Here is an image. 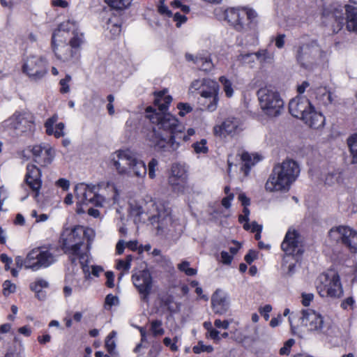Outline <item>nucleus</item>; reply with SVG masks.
Masks as SVG:
<instances>
[{
    "label": "nucleus",
    "instance_id": "7c9ffc66",
    "mask_svg": "<svg viewBox=\"0 0 357 357\" xmlns=\"http://www.w3.org/2000/svg\"><path fill=\"white\" fill-rule=\"evenodd\" d=\"M167 91H158L154 92L153 103L158 107L157 112H165L168 109L172 101L171 96L167 94Z\"/></svg>",
    "mask_w": 357,
    "mask_h": 357
},
{
    "label": "nucleus",
    "instance_id": "c85d7f7f",
    "mask_svg": "<svg viewBox=\"0 0 357 357\" xmlns=\"http://www.w3.org/2000/svg\"><path fill=\"white\" fill-rule=\"evenodd\" d=\"M281 249L284 252L281 270L284 275H288L290 273L289 257L290 252V229H289L285 234L284 238L281 244Z\"/></svg>",
    "mask_w": 357,
    "mask_h": 357
},
{
    "label": "nucleus",
    "instance_id": "aec40b11",
    "mask_svg": "<svg viewBox=\"0 0 357 357\" xmlns=\"http://www.w3.org/2000/svg\"><path fill=\"white\" fill-rule=\"evenodd\" d=\"M230 305L229 297L227 293L218 289L211 296V307L215 314H225Z\"/></svg>",
    "mask_w": 357,
    "mask_h": 357
},
{
    "label": "nucleus",
    "instance_id": "9d476101",
    "mask_svg": "<svg viewBox=\"0 0 357 357\" xmlns=\"http://www.w3.org/2000/svg\"><path fill=\"white\" fill-rule=\"evenodd\" d=\"M257 96L261 109L270 116L281 113L284 102L277 91H257Z\"/></svg>",
    "mask_w": 357,
    "mask_h": 357
},
{
    "label": "nucleus",
    "instance_id": "1a4fd4ad",
    "mask_svg": "<svg viewBox=\"0 0 357 357\" xmlns=\"http://www.w3.org/2000/svg\"><path fill=\"white\" fill-rule=\"evenodd\" d=\"M56 261V256L45 248H36L31 250L24 259V268L33 271L50 266Z\"/></svg>",
    "mask_w": 357,
    "mask_h": 357
},
{
    "label": "nucleus",
    "instance_id": "58836bf2",
    "mask_svg": "<svg viewBox=\"0 0 357 357\" xmlns=\"http://www.w3.org/2000/svg\"><path fill=\"white\" fill-rule=\"evenodd\" d=\"M105 2L113 10H123L128 8L132 0H104Z\"/></svg>",
    "mask_w": 357,
    "mask_h": 357
},
{
    "label": "nucleus",
    "instance_id": "5fc2aeb1",
    "mask_svg": "<svg viewBox=\"0 0 357 357\" xmlns=\"http://www.w3.org/2000/svg\"><path fill=\"white\" fill-rule=\"evenodd\" d=\"M3 293L5 296H8L15 291L16 287L14 284L11 283L9 280H6L3 284Z\"/></svg>",
    "mask_w": 357,
    "mask_h": 357
},
{
    "label": "nucleus",
    "instance_id": "2eb2a0df",
    "mask_svg": "<svg viewBox=\"0 0 357 357\" xmlns=\"http://www.w3.org/2000/svg\"><path fill=\"white\" fill-rule=\"evenodd\" d=\"M22 71L32 80H39L47 72V61L43 57L31 56L24 63Z\"/></svg>",
    "mask_w": 357,
    "mask_h": 357
},
{
    "label": "nucleus",
    "instance_id": "6ab92c4d",
    "mask_svg": "<svg viewBox=\"0 0 357 357\" xmlns=\"http://www.w3.org/2000/svg\"><path fill=\"white\" fill-rule=\"evenodd\" d=\"M135 155L128 149L118 150L111 154L110 161L119 174L125 175L128 172V167L133 162Z\"/></svg>",
    "mask_w": 357,
    "mask_h": 357
},
{
    "label": "nucleus",
    "instance_id": "423d86ee",
    "mask_svg": "<svg viewBox=\"0 0 357 357\" xmlns=\"http://www.w3.org/2000/svg\"><path fill=\"white\" fill-rule=\"evenodd\" d=\"M146 117L153 124L151 129L147 130L146 133V141L147 135L155 130L156 132L165 138L173 130L181 125L178 120L172 114L165 112H157V109L149 106L146 109Z\"/></svg>",
    "mask_w": 357,
    "mask_h": 357
},
{
    "label": "nucleus",
    "instance_id": "5701e85b",
    "mask_svg": "<svg viewBox=\"0 0 357 357\" xmlns=\"http://www.w3.org/2000/svg\"><path fill=\"white\" fill-rule=\"evenodd\" d=\"M302 324L310 331H319L324 326V318L318 312L312 310L303 311Z\"/></svg>",
    "mask_w": 357,
    "mask_h": 357
},
{
    "label": "nucleus",
    "instance_id": "774afa93",
    "mask_svg": "<svg viewBox=\"0 0 357 357\" xmlns=\"http://www.w3.org/2000/svg\"><path fill=\"white\" fill-rule=\"evenodd\" d=\"M354 299L353 298V297L350 296V297H348L346 299H344L342 303H341V307L346 310L349 307H352L353 305H354Z\"/></svg>",
    "mask_w": 357,
    "mask_h": 357
},
{
    "label": "nucleus",
    "instance_id": "0e129e2a",
    "mask_svg": "<svg viewBox=\"0 0 357 357\" xmlns=\"http://www.w3.org/2000/svg\"><path fill=\"white\" fill-rule=\"evenodd\" d=\"M56 185L58 187L61 188L63 190H67L69 188L70 182L66 178H59L58 181H56Z\"/></svg>",
    "mask_w": 357,
    "mask_h": 357
},
{
    "label": "nucleus",
    "instance_id": "473e14b6",
    "mask_svg": "<svg viewBox=\"0 0 357 357\" xmlns=\"http://www.w3.org/2000/svg\"><path fill=\"white\" fill-rule=\"evenodd\" d=\"M241 159L242 161L241 170L243 172L245 176L249 174L251 168L261 160L257 154L249 153L248 152H243L241 155Z\"/></svg>",
    "mask_w": 357,
    "mask_h": 357
},
{
    "label": "nucleus",
    "instance_id": "20e7f679",
    "mask_svg": "<svg viewBox=\"0 0 357 357\" xmlns=\"http://www.w3.org/2000/svg\"><path fill=\"white\" fill-rule=\"evenodd\" d=\"M195 135L194 128H188L186 132H184V127L181 124L165 138L153 130L147 135V143L157 151L172 152L180 147L182 142L190 141L191 137Z\"/></svg>",
    "mask_w": 357,
    "mask_h": 357
},
{
    "label": "nucleus",
    "instance_id": "4c0bfd02",
    "mask_svg": "<svg viewBox=\"0 0 357 357\" xmlns=\"http://www.w3.org/2000/svg\"><path fill=\"white\" fill-rule=\"evenodd\" d=\"M68 38H69L68 43L73 48H75L77 50H78L81 45L84 43V33L79 29L70 35Z\"/></svg>",
    "mask_w": 357,
    "mask_h": 357
},
{
    "label": "nucleus",
    "instance_id": "13d9d810",
    "mask_svg": "<svg viewBox=\"0 0 357 357\" xmlns=\"http://www.w3.org/2000/svg\"><path fill=\"white\" fill-rule=\"evenodd\" d=\"M313 298L314 294L312 293L303 292L301 294V303L304 306H309Z\"/></svg>",
    "mask_w": 357,
    "mask_h": 357
},
{
    "label": "nucleus",
    "instance_id": "ddd939ff",
    "mask_svg": "<svg viewBox=\"0 0 357 357\" xmlns=\"http://www.w3.org/2000/svg\"><path fill=\"white\" fill-rule=\"evenodd\" d=\"M96 187L89 186L84 183H79L75 186V192L78 205H88L92 204L96 206H102L105 199L96 193Z\"/></svg>",
    "mask_w": 357,
    "mask_h": 357
},
{
    "label": "nucleus",
    "instance_id": "3c124183",
    "mask_svg": "<svg viewBox=\"0 0 357 357\" xmlns=\"http://www.w3.org/2000/svg\"><path fill=\"white\" fill-rule=\"evenodd\" d=\"M177 108L179 110L178 115L181 116H184L192 110V107L188 103L183 102H179L177 105Z\"/></svg>",
    "mask_w": 357,
    "mask_h": 357
},
{
    "label": "nucleus",
    "instance_id": "bf43d9fd",
    "mask_svg": "<svg viewBox=\"0 0 357 357\" xmlns=\"http://www.w3.org/2000/svg\"><path fill=\"white\" fill-rule=\"evenodd\" d=\"M118 303V298L112 294H108L105 300V305L112 307Z\"/></svg>",
    "mask_w": 357,
    "mask_h": 357
},
{
    "label": "nucleus",
    "instance_id": "e433bc0d",
    "mask_svg": "<svg viewBox=\"0 0 357 357\" xmlns=\"http://www.w3.org/2000/svg\"><path fill=\"white\" fill-rule=\"evenodd\" d=\"M201 96L208 100V109L210 111L215 110L218 100L217 91H202Z\"/></svg>",
    "mask_w": 357,
    "mask_h": 357
},
{
    "label": "nucleus",
    "instance_id": "39448f33",
    "mask_svg": "<svg viewBox=\"0 0 357 357\" xmlns=\"http://www.w3.org/2000/svg\"><path fill=\"white\" fill-rule=\"evenodd\" d=\"M346 15V26L349 31L357 33V8L351 6L335 4L324 10L323 15L329 20H334L332 24L334 32L342 29L344 23Z\"/></svg>",
    "mask_w": 357,
    "mask_h": 357
},
{
    "label": "nucleus",
    "instance_id": "69168bd1",
    "mask_svg": "<svg viewBox=\"0 0 357 357\" xmlns=\"http://www.w3.org/2000/svg\"><path fill=\"white\" fill-rule=\"evenodd\" d=\"M221 259H222V262L225 264H231L232 259H233V256L232 255H229L228 252H225V251H222L221 252Z\"/></svg>",
    "mask_w": 357,
    "mask_h": 357
},
{
    "label": "nucleus",
    "instance_id": "412c9836",
    "mask_svg": "<svg viewBox=\"0 0 357 357\" xmlns=\"http://www.w3.org/2000/svg\"><path fill=\"white\" fill-rule=\"evenodd\" d=\"M25 181L32 191L35 192V197H37L42 186V181L41 172L35 165L29 164L26 166Z\"/></svg>",
    "mask_w": 357,
    "mask_h": 357
},
{
    "label": "nucleus",
    "instance_id": "a19ab883",
    "mask_svg": "<svg viewBox=\"0 0 357 357\" xmlns=\"http://www.w3.org/2000/svg\"><path fill=\"white\" fill-rule=\"evenodd\" d=\"M195 63L204 71H210L213 68V64L209 58H197Z\"/></svg>",
    "mask_w": 357,
    "mask_h": 357
},
{
    "label": "nucleus",
    "instance_id": "09e8293b",
    "mask_svg": "<svg viewBox=\"0 0 357 357\" xmlns=\"http://www.w3.org/2000/svg\"><path fill=\"white\" fill-rule=\"evenodd\" d=\"M58 120V116L56 114L53 115L52 117L49 118L45 123V128L46 129V133L48 135H52V132H53V128L55 124V123Z\"/></svg>",
    "mask_w": 357,
    "mask_h": 357
},
{
    "label": "nucleus",
    "instance_id": "864d4df0",
    "mask_svg": "<svg viewBox=\"0 0 357 357\" xmlns=\"http://www.w3.org/2000/svg\"><path fill=\"white\" fill-rule=\"evenodd\" d=\"M165 0H160L158 6V12L163 15L171 17L172 16V12L168 8L165 4Z\"/></svg>",
    "mask_w": 357,
    "mask_h": 357
},
{
    "label": "nucleus",
    "instance_id": "4468645a",
    "mask_svg": "<svg viewBox=\"0 0 357 357\" xmlns=\"http://www.w3.org/2000/svg\"><path fill=\"white\" fill-rule=\"evenodd\" d=\"M52 47L56 59L62 62L75 63L79 59L78 50L73 48L66 39L59 41L52 38Z\"/></svg>",
    "mask_w": 357,
    "mask_h": 357
},
{
    "label": "nucleus",
    "instance_id": "dca6fc26",
    "mask_svg": "<svg viewBox=\"0 0 357 357\" xmlns=\"http://www.w3.org/2000/svg\"><path fill=\"white\" fill-rule=\"evenodd\" d=\"M243 129V123L240 119L229 117L221 124L214 126L213 132L216 137L224 139L228 136L234 137L238 135Z\"/></svg>",
    "mask_w": 357,
    "mask_h": 357
},
{
    "label": "nucleus",
    "instance_id": "e2e57ef3",
    "mask_svg": "<svg viewBox=\"0 0 357 357\" xmlns=\"http://www.w3.org/2000/svg\"><path fill=\"white\" fill-rule=\"evenodd\" d=\"M131 264L129 262H126L125 260H119L116 264V268L119 270H123L125 273H127L130 268Z\"/></svg>",
    "mask_w": 357,
    "mask_h": 357
},
{
    "label": "nucleus",
    "instance_id": "37998d69",
    "mask_svg": "<svg viewBox=\"0 0 357 357\" xmlns=\"http://www.w3.org/2000/svg\"><path fill=\"white\" fill-rule=\"evenodd\" d=\"M116 333L115 331H112L107 335L105 340V347L109 353L112 354L114 351L116 344L114 340V338L116 337Z\"/></svg>",
    "mask_w": 357,
    "mask_h": 357
},
{
    "label": "nucleus",
    "instance_id": "f704fd0d",
    "mask_svg": "<svg viewBox=\"0 0 357 357\" xmlns=\"http://www.w3.org/2000/svg\"><path fill=\"white\" fill-rule=\"evenodd\" d=\"M48 282L41 278L37 279L35 282L30 284V289L35 292L36 296L40 301L46 297V293L43 289L47 288Z\"/></svg>",
    "mask_w": 357,
    "mask_h": 357
},
{
    "label": "nucleus",
    "instance_id": "9b49d317",
    "mask_svg": "<svg viewBox=\"0 0 357 357\" xmlns=\"http://www.w3.org/2000/svg\"><path fill=\"white\" fill-rule=\"evenodd\" d=\"M323 54L319 45L312 42L311 44L299 47L296 53V59L303 67L310 68L322 57Z\"/></svg>",
    "mask_w": 357,
    "mask_h": 357
},
{
    "label": "nucleus",
    "instance_id": "b1692460",
    "mask_svg": "<svg viewBox=\"0 0 357 357\" xmlns=\"http://www.w3.org/2000/svg\"><path fill=\"white\" fill-rule=\"evenodd\" d=\"M31 151L35 162L42 165L50 164L54 158V151L50 147L35 145L31 147Z\"/></svg>",
    "mask_w": 357,
    "mask_h": 357
},
{
    "label": "nucleus",
    "instance_id": "49530a36",
    "mask_svg": "<svg viewBox=\"0 0 357 357\" xmlns=\"http://www.w3.org/2000/svg\"><path fill=\"white\" fill-rule=\"evenodd\" d=\"M107 29L109 30V32L113 37L119 36L121 31V25L117 22L112 21L111 20H109L108 22Z\"/></svg>",
    "mask_w": 357,
    "mask_h": 357
},
{
    "label": "nucleus",
    "instance_id": "0eeeda50",
    "mask_svg": "<svg viewBox=\"0 0 357 357\" xmlns=\"http://www.w3.org/2000/svg\"><path fill=\"white\" fill-rule=\"evenodd\" d=\"M290 188V159L275 165L267 180L265 188L268 192H287Z\"/></svg>",
    "mask_w": 357,
    "mask_h": 357
},
{
    "label": "nucleus",
    "instance_id": "f8f14e48",
    "mask_svg": "<svg viewBox=\"0 0 357 357\" xmlns=\"http://www.w3.org/2000/svg\"><path fill=\"white\" fill-rule=\"evenodd\" d=\"M328 236L335 243L341 242L352 252L357 251V233L345 226L335 227L330 229Z\"/></svg>",
    "mask_w": 357,
    "mask_h": 357
},
{
    "label": "nucleus",
    "instance_id": "052dcab7",
    "mask_svg": "<svg viewBox=\"0 0 357 357\" xmlns=\"http://www.w3.org/2000/svg\"><path fill=\"white\" fill-rule=\"evenodd\" d=\"M1 261L5 264V270L8 271L10 269V265L12 264L13 260L6 254H1L0 256Z\"/></svg>",
    "mask_w": 357,
    "mask_h": 357
},
{
    "label": "nucleus",
    "instance_id": "2f4dec72",
    "mask_svg": "<svg viewBox=\"0 0 357 357\" xmlns=\"http://www.w3.org/2000/svg\"><path fill=\"white\" fill-rule=\"evenodd\" d=\"M128 172L125 175L128 176H136L144 178L146 175L147 169L144 162L139 160L135 155L133 162L128 167Z\"/></svg>",
    "mask_w": 357,
    "mask_h": 357
},
{
    "label": "nucleus",
    "instance_id": "a211bd4d",
    "mask_svg": "<svg viewBox=\"0 0 357 357\" xmlns=\"http://www.w3.org/2000/svg\"><path fill=\"white\" fill-rule=\"evenodd\" d=\"M188 174L185 167L181 164H174L168 178V183L174 192L184 193L187 188Z\"/></svg>",
    "mask_w": 357,
    "mask_h": 357
},
{
    "label": "nucleus",
    "instance_id": "ea45409f",
    "mask_svg": "<svg viewBox=\"0 0 357 357\" xmlns=\"http://www.w3.org/2000/svg\"><path fill=\"white\" fill-rule=\"evenodd\" d=\"M342 173L338 171H334L326 175L325 183L328 185H333L335 183H340L342 181Z\"/></svg>",
    "mask_w": 357,
    "mask_h": 357
},
{
    "label": "nucleus",
    "instance_id": "c03bdc74",
    "mask_svg": "<svg viewBox=\"0 0 357 357\" xmlns=\"http://www.w3.org/2000/svg\"><path fill=\"white\" fill-rule=\"evenodd\" d=\"M162 324V321L158 319L151 322V330L153 336L162 335L165 333V330L161 327Z\"/></svg>",
    "mask_w": 357,
    "mask_h": 357
},
{
    "label": "nucleus",
    "instance_id": "f03ea898",
    "mask_svg": "<svg viewBox=\"0 0 357 357\" xmlns=\"http://www.w3.org/2000/svg\"><path fill=\"white\" fill-rule=\"evenodd\" d=\"M91 230H86L84 227L76 225L72 228L63 227L59 242L61 250L68 255L72 264H77L79 260L83 271L88 273L89 255L87 251L82 250L84 245V236Z\"/></svg>",
    "mask_w": 357,
    "mask_h": 357
},
{
    "label": "nucleus",
    "instance_id": "6e6d98bb",
    "mask_svg": "<svg viewBox=\"0 0 357 357\" xmlns=\"http://www.w3.org/2000/svg\"><path fill=\"white\" fill-rule=\"evenodd\" d=\"M174 21L176 22V25L177 27H180L183 24H184L187 21V17L184 15H181L179 13H172V16Z\"/></svg>",
    "mask_w": 357,
    "mask_h": 357
},
{
    "label": "nucleus",
    "instance_id": "8fccbe9b",
    "mask_svg": "<svg viewBox=\"0 0 357 357\" xmlns=\"http://www.w3.org/2000/svg\"><path fill=\"white\" fill-rule=\"evenodd\" d=\"M158 165V161L155 158H152L149 162V176L153 179L155 177V172Z\"/></svg>",
    "mask_w": 357,
    "mask_h": 357
},
{
    "label": "nucleus",
    "instance_id": "393cba45",
    "mask_svg": "<svg viewBox=\"0 0 357 357\" xmlns=\"http://www.w3.org/2000/svg\"><path fill=\"white\" fill-rule=\"evenodd\" d=\"M78 23L73 20H68L61 22L58 28L54 31L52 38H55L56 40L61 41V39H66L79 29Z\"/></svg>",
    "mask_w": 357,
    "mask_h": 357
},
{
    "label": "nucleus",
    "instance_id": "f257e3e1",
    "mask_svg": "<svg viewBox=\"0 0 357 357\" xmlns=\"http://www.w3.org/2000/svg\"><path fill=\"white\" fill-rule=\"evenodd\" d=\"M130 207L135 221H148L155 229L157 235L162 234L171 222L169 209L149 195H146L140 202L130 203Z\"/></svg>",
    "mask_w": 357,
    "mask_h": 357
},
{
    "label": "nucleus",
    "instance_id": "bb28decb",
    "mask_svg": "<svg viewBox=\"0 0 357 357\" xmlns=\"http://www.w3.org/2000/svg\"><path fill=\"white\" fill-rule=\"evenodd\" d=\"M307 126L313 129L321 128L325 124V117L313 107L301 119Z\"/></svg>",
    "mask_w": 357,
    "mask_h": 357
},
{
    "label": "nucleus",
    "instance_id": "4be33fe9",
    "mask_svg": "<svg viewBox=\"0 0 357 357\" xmlns=\"http://www.w3.org/2000/svg\"><path fill=\"white\" fill-rule=\"evenodd\" d=\"M253 56H255L261 66L273 63L275 54L268 49H260L255 53L242 54L238 56V59L243 62L254 61Z\"/></svg>",
    "mask_w": 357,
    "mask_h": 357
},
{
    "label": "nucleus",
    "instance_id": "c756f323",
    "mask_svg": "<svg viewBox=\"0 0 357 357\" xmlns=\"http://www.w3.org/2000/svg\"><path fill=\"white\" fill-rule=\"evenodd\" d=\"M11 128L15 130L16 135H20L31 130L32 123L24 115H15L11 119Z\"/></svg>",
    "mask_w": 357,
    "mask_h": 357
},
{
    "label": "nucleus",
    "instance_id": "72a5a7b5",
    "mask_svg": "<svg viewBox=\"0 0 357 357\" xmlns=\"http://www.w3.org/2000/svg\"><path fill=\"white\" fill-rule=\"evenodd\" d=\"M190 87L192 89H218L219 85L213 79L203 78L194 80Z\"/></svg>",
    "mask_w": 357,
    "mask_h": 357
},
{
    "label": "nucleus",
    "instance_id": "6e6552de",
    "mask_svg": "<svg viewBox=\"0 0 357 357\" xmlns=\"http://www.w3.org/2000/svg\"><path fill=\"white\" fill-rule=\"evenodd\" d=\"M316 287L321 297L340 298L343 294L340 276L334 271L320 274L317 279Z\"/></svg>",
    "mask_w": 357,
    "mask_h": 357
},
{
    "label": "nucleus",
    "instance_id": "de8ad7c7",
    "mask_svg": "<svg viewBox=\"0 0 357 357\" xmlns=\"http://www.w3.org/2000/svg\"><path fill=\"white\" fill-rule=\"evenodd\" d=\"M192 350L195 354H200L204 351L211 353L213 351V347L211 345H204L202 342H199L197 345L193 347Z\"/></svg>",
    "mask_w": 357,
    "mask_h": 357
},
{
    "label": "nucleus",
    "instance_id": "a18cd8bd",
    "mask_svg": "<svg viewBox=\"0 0 357 357\" xmlns=\"http://www.w3.org/2000/svg\"><path fill=\"white\" fill-rule=\"evenodd\" d=\"M190 263L187 261H183L181 264H178V268L179 271L184 272L187 275L192 276L197 274V270L192 268H190Z\"/></svg>",
    "mask_w": 357,
    "mask_h": 357
},
{
    "label": "nucleus",
    "instance_id": "680f3d73",
    "mask_svg": "<svg viewBox=\"0 0 357 357\" xmlns=\"http://www.w3.org/2000/svg\"><path fill=\"white\" fill-rule=\"evenodd\" d=\"M107 98L108 101V104L107 105V109L110 115H113L114 114V108L113 105L114 97L113 95H109Z\"/></svg>",
    "mask_w": 357,
    "mask_h": 357
},
{
    "label": "nucleus",
    "instance_id": "79ce46f5",
    "mask_svg": "<svg viewBox=\"0 0 357 357\" xmlns=\"http://www.w3.org/2000/svg\"><path fill=\"white\" fill-rule=\"evenodd\" d=\"M192 147L193 148L195 153L197 154L207 153L208 151L207 140L206 139H202L199 142L192 144Z\"/></svg>",
    "mask_w": 357,
    "mask_h": 357
},
{
    "label": "nucleus",
    "instance_id": "4d7b16f0",
    "mask_svg": "<svg viewBox=\"0 0 357 357\" xmlns=\"http://www.w3.org/2000/svg\"><path fill=\"white\" fill-rule=\"evenodd\" d=\"M301 169L298 164L291 160V183L294 181L299 176Z\"/></svg>",
    "mask_w": 357,
    "mask_h": 357
},
{
    "label": "nucleus",
    "instance_id": "cd10ccee",
    "mask_svg": "<svg viewBox=\"0 0 357 357\" xmlns=\"http://www.w3.org/2000/svg\"><path fill=\"white\" fill-rule=\"evenodd\" d=\"M294 103V113L291 116L302 119V118L313 107L311 102L305 97H296L291 100V104Z\"/></svg>",
    "mask_w": 357,
    "mask_h": 357
},
{
    "label": "nucleus",
    "instance_id": "338daca9",
    "mask_svg": "<svg viewBox=\"0 0 357 357\" xmlns=\"http://www.w3.org/2000/svg\"><path fill=\"white\" fill-rule=\"evenodd\" d=\"M214 325L218 328L227 329L229 326V322L227 320L221 321L220 319H215Z\"/></svg>",
    "mask_w": 357,
    "mask_h": 357
},
{
    "label": "nucleus",
    "instance_id": "a878e982",
    "mask_svg": "<svg viewBox=\"0 0 357 357\" xmlns=\"http://www.w3.org/2000/svg\"><path fill=\"white\" fill-rule=\"evenodd\" d=\"M291 260H295L296 263L300 265L303 255L304 253L303 238L301 234L294 230L291 231Z\"/></svg>",
    "mask_w": 357,
    "mask_h": 357
},
{
    "label": "nucleus",
    "instance_id": "7ed1b4c3",
    "mask_svg": "<svg viewBox=\"0 0 357 357\" xmlns=\"http://www.w3.org/2000/svg\"><path fill=\"white\" fill-rule=\"evenodd\" d=\"M224 19L237 32L256 31L259 24L257 12L249 6L230 7L223 12ZM255 36H257L256 33Z\"/></svg>",
    "mask_w": 357,
    "mask_h": 357
},
{
    "label": "nucleus",
    "instance_id": "f3484780",
    "mask_svg": "<svg viewBox=\"0 0 357 357\" xmlns=\"http://www.w3.org/2000/svg\"><path fill=\"white\" fill-rule=\"evenodd\" d=\"M132 280L141 296V299L148 301L153 287V280L150 272L147 270L139 271L132 274Z\"/></svg>",
    "mask_w": 357,
    "mask_h": 357
},
{
    "label": "nucleus",
    "instance_id": "c9c22d12",
    "mask_svg": "<svg viewBox=\"0 0 357 357\" xmlns=\"http://www.w3.org/2000/svg\"><path fill=\"white\" fill-rule=\"evenodd\" d=\"M350 155L351 157V163H357V132L349 136L347 140Z\"/></svg>",
    "mask_w": 357,
    "mask_h": 357
},
{
    "label": "nucleus",
    "instance_id": "603ef678",
    "mask_svg": "<svg viewBox=\"0 0 357 357\" xmlns=\"http://www.w3.org/2000/svg\"><path fill=\"white\" fill-rule=\"evenodd\" d=\"M64 128L65 125L61 122L56 124L55 127L53 128L52 135H53L56 138L63 137L65 135Z\"/></svg>",
    "mask_w": 357,
    "mask_h": 357
}]
</instances>
